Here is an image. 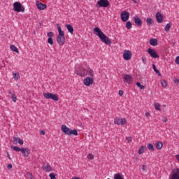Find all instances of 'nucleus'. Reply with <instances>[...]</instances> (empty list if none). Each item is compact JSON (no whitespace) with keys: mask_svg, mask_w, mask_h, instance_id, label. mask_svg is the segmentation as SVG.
<instances>
[{"mask_svg":"<svg viewBox=\"0 0 179 179\" xmlns=\"http://www.w3.org/2000/svg\"><path fill=\"white\" fill-rule=\"evenodd\" d=\"M13 150L16 152H21L24 157H28L31 152L30 150L28 148H20L17 146H13Z\"/></svg>","mask_w":179,"mask_h":179,"instance_id":"nucleus-3","label":"nucleus"},{"mask_svg":"<svg viewBox=\"0 0 179 179\" xmlns=\"http://www.w3.org/2000/svg\"><path fill=\"white\" fill-rule=\"evenodd\" d=\"M13 168V165L11 164H8L7 169L8 170H11Z\"/></svg>","mask_w":179,"mask_h":179,"instance_id":"nucleus-44","label":"nucleus"},{"mask_svg":"<svg viewBox=\"0 0 179 179\" xmlns=\"http://www.w3.org/2000/svg\"><path fill=\"white\" fill-rule=\"evenodd\" d=\"M10 98H11V100L13 101V102H16L17 100V98L16 96V95L15 94H12L10 96Z\"/></svg>","mask_w":179,"mask_h":179,"instance_id":"nucleus-34","label":"nucleus"},{"mask_svg":"<svg viewBox=\"0 0 179 179\" xmlns=\"http://www.w3.org/2000/svg\"><path fill=\"white\" fill-rule=\"evenodd\" d=\"M36 7L39 10H45L47 8V6L45 4H43L42 3H36Z\"/></svg>","mask_w":179,"mask_h":179,"instance_id":"nucleus-19","label":"nucleus"},{"mask_svg":"<svg viewBox=\"0 0 179 179\" xmlns=\"http://www.w3.org/2000/svg\"><path fill=\"white\" fill-rule=\"evenodd\" d=\"M147 148H148L149 150H152V151L155 150V148L154 145L152 143L148 144Z\"/></svg>","mask_w":179,"mask_h":179,"instance_id":"nucleus-30","label":"nucleus"},{"mask_svg":"<svg viewBox=\"0 0 179 179\" xmlns=\"http://www.w3.org/2000/svg\"><path fill=\"white\" fill-rule=\"evenodd\" d=\"M27 175L28 176L29 178L30 179H34V177L33 176L31 173H27Z\"/></svg>","mask_w":179,"mask_h":179,"instance_id":"nucleus-41","label":"nucleus"},{"mask_svg":"<svg viewBox=\"0 0 179 179\" xmlns=\"http://www.w3.org/2000/svg\"><path fill=\"white\" fill-rule=\"evenodd\" d=\"M144 152H145V147L141 146V147L138 149V153L139 155H141V154H143Z\"/></svg>","mask_w":179,"mask_h":179,"instance_id":"nucleus-32","label":"nucleus"},{"mask_svg":"<svg viewBox=\"0 0 179 179\" xmlns=\"http://www.w3.org/2000/svg\"><path fill=\"white\" fill-rule=\"evenodd\" d=\"M147 52H148V53L149 54V55H150L151 57H152V58H154V59H155V58H159V55L157 54V52L156 50H153V49L149 48Z\"/></svg>","mask_w":179,"mask_h":179,"instance_id":"nucleus-11","label":"nucleus"},{"mask_svg":"<svg viewBox=\"0 0 179 179\" xmlns=\"http://www.w3.org/2000/svg\"><path fill=\"white\" fill-rule=\"evenodd\" d=\"M94 82V78H90L87 77L83 80V83L85 86L89 87L91 85H92Z\"/></svg>","mask_w":179,"mask_h":179,"instance_id":"nucleus-10","label":"nucleus"},{"mask_svg":"<svg viewBox=\"0 0 179 179\" xmlns=\"http://www.w3.org/2000/svg\"><path fill=\"white\" fill-rule=\"evenodd\" d=\"M13 78L15 80H17L20 78V73H13Z\"/></svg>","mask_w":179,"mask_h":179,"instance_id":"nucleus-27","label":"nucleus"},{"mask_svg":"<svg viewBox=\"0 0 179 179\" xmlns=\"http://www.w3.org/2000/svg\"><path fill=\"white\" fill-rule=\"evenodd\" d=\"M126 28H127V29H131L132 28V24H131V22H127L126 23Z\"/></svg>","mask_w":179,"mask_h":179,"instance_id":"nucleus-33","label":"nucleus"},{"mask_svg":"<svg viewBox=\"0 0 179 179\" xmlns=\"http://www.w3.org/2000/svg\"><path fill=\"white\" fill-rule=\"evenodd\" d=\"M41 134L45 135V131L44 130L41 131Z\"/></svg>","mask_w":179,"mask_h":179,"instance_id":"nucleus-53","label":"nucleus"},{"mask_svg":"<svg viewBox=\"0 0 179 179\" xmlns=\"http://www.w3.org/2000/svg\"><path fill=\"white\" fill-rule=\"evenodd\" d=\"M87 158L89 159H94V156L92 154H89L87 155Z\"/></svg>","mask_w":179,"mask_h":179,"instance_id":"nucleus-40","label":"nucleus"},{"mask_svg":"<svg viewBox=\"0 0 179 179\" xmlns=\"http://www.w3.org/2000/svg\"><path fill=\"white\" fill-rule=\"evenodd\" d=\"M70 133H71V134H73V135H75V136H78V131L76 129H73V130L71 129Z\"/></svg>","mask_w":179,"mask_h":179,"instance_id":"nucleus-36","label":"nucleus"},{"mask_svg":"<svg viewBox=\"0 0 179 179\" xmlns=\"http://www.w3.org/2000/svg\"><path fill=\"white\" fill-rule=\"evenodd\" d=\"M113 179H124V178L121 174L117 173L114 175Z\"/></svg>","mask_w":179,"mask_h":179,"instance_id":"nucleus-28","label":"nucleus"},{"mask_svg":"<svg viewBox=\"0 0 179 179\" xmlns=\"http://www.w3.org/2000/svg\"><path fill=\"white\" fill-rule=\"evenodd\" d=\"M118 94H119V95H120V96H123V94H124V92H123V91H122V90H119Z\"/></svg>","mask_w":179,"mask_h":179,"instance_id":"nucleus-47","label":"nucleus"},{"mask_svg":"<svg viewBox=\"0 0 179 179\" xmlns=\"http://www.w3.org/2000/svg\"><path fill=\"white\" fill-rule=\"evenodd\" d=\"M114 123L117 125H124L127 123L126 118L116 117L114 119Z\"/></svg>","mask_w":179,"mask_h":179,"instance_id":"nucleus-6","label":"nucleus"},{"mask_svg":"<svg viewBox=\"0 0 179 179\" xmlns=\"http://www.w3.org/2000/svg\"><path fill=\"white\" fill-rule=\"evenodd\" d=\"M10 50H12L16 53H19V50H18L17 48L13 45H10Z\"/></svg>","mask_w":179,"mask_h":179,"instance_id":"nucleus-24","label":"nucleus"},{"mask_svg":"<svg viewBox=\"0 0 179 179\" xmlns=\"http://www.w3.org/2000/svg\"><path fill=\"white\" fill-rule=\"evenodd\" d=\"M150 113H148V112H146V113H145V116L150 117Z\"/></svg>","mask_w":179,"mask_h":179,"instance_id":"nucleus-54","label":"nucleus"},{"mask_svg":"<svg viewBox=\"0 0 179 179\" xmlns=\"http://www.w3.org/2000/svg\"><path fill=\"white\" fill-rule=\"evenodd\" d=\"M146 167H147L146 165H143V166H142V170H143V171H146Z\"/></svg>","mask_w":179,"mask_h":179,"instance_id":"nucleus-49","label":"nucleus"},{"mask_svg":"<svg viewBox=\"0 0 179 179\" xmlns=\"http://www.w3.org/2000/svg\"><path fill=\"white\" fill-rule=\"evenodd\" d=\"M123 80L124 83L131 84V83L133 82V78L130 75L126 74L124 76Z\"/></svg>","mask_w":179,"mask_h":179,"instance_id":"nucleus-14","label":"nucleus"},{"mask_svg":"<svg viewBox=\"0 0 179 179\" xmlns=\"http://www.w3.org/2000/svg\"><path fill=\"white\" fill-rule=\"evenodd\" d=\"M176 63L177 64H179V57H177L176 58Z\"/></svg>","mask_w":179,"mask_h":179,"instance_id":"nucleus-48","label":"nucleus"},{"mask_svg":"<svg viewBox=\"0 0 179 179\" xmlns=\"http://www.w3.org/2000/svg\"><path fill=\"white\" fill-rule=\"evenodd\" d=\"M66 27L70 34H73L74 29H73V27L71 24H66Z\"/></svg>","mask_w":179,"mask_h":179,"instance_id":"nucleus-22","label":"nucleus"},{"mask_svg":"<svg viewBox=\"0 0 179 179\" xmlns=\"http://www.w3.org/2000/svg\"><path fill=\"white\" fill-rule=\"evenodd\" d=\"M48 43L50 45H53V39H52V38H49L48 39Z\"/></svg>","mask_w":179,"mask_h":179,"instance_id":"nucleus-39","label":"nucleus"},{"mask_svg":"<svg viewBox=\"0 0 179 179\" xmlns=\"http://www.w3.org/2000/svg\"><path fill=\"white\" fill-rule=\"evenodd\" d=\"M8 93L10 95L13 96L14 94L11 91H8Z\"/></svg>","mask_w":179,"mask_h":179,"instance_id":"nucleus-52","label":"nucleus"},{"mask_svg":"<svg viewBox=\"0 0 179 179\" xmlns=\"http://www.w3.org/2000/svg\"><path fill=\"white\" fill-rule=\"evenodd\" d=\"M13 143L15 145H16L17 143L20 145H24V141L22 139H20V138H17V137H13Z\"/></svg>","mask_w":179,"mask_h":179,"instance_id":"nucleus-15","label":"nucleus"},{"mask_svg":"<svg viewBox=\"0 0 179 179\" xmlns=\"http://www.w3.org/2000/svg\"><path fill=\"white\" fill-rule=\"evenodd\" d=\"M162 121H163L164 122H168V119H167L166 117H164V118L162 119Z\"/></svg>","mask_w":179,"mask_h":179,"instance_id":"nucleus-50","label":"nucleus"},{"mask_svg":"<svg viewBox=\"0 0 179 179\" xmlns=\"http://www.w3.org/2000/svg\"><path fill=\"white\" fill-rule=\"evenodd\" d=\"M136 85L141 90H144L145 89V86L142 85L140 83H136Z\"/></svg>","mask_w":179,"mask_h":179,"instance_id":"nucleus-38","label":"nucleus"},{"mask_svg":"<svg viewBox=\"0 0 179 179\" xmlns=\"http://www.w3.org/2000/svg\"><path fill=\"white\" fill-rule=\"evenodd\" d=\"M72 179H80V178L78 177H73V178H72Z\"/></svg>","mask_w":179,"mask_h":179,"instance_id":"nucleus-57","label":"nucleus"},{"mask_svg":"<svg viewBox=\"0 0 179 179\" xmlns=\"http://www.w3.org/2000/svg\"><path fill=\"white\" fill-rule=\"evenodd\" d=\"M7 157L8 158L9 160H11V157H10L8 152H7Z\"/></svg>","mask_w":179,"mask_h":179,"instance_id":"nucleus-51","label":"nucleus"},{"mask_svg":"<svg viewBox=\"0 0 179 179\" xmlns=\"http://www.w3.org/2000/svg\"><path fill=\"white\" fill-rule=\"evenodd\" d=\"M150 44L152 46H156L158 44V41L157 39L151 38L150 40Z\"/></svg>","mask_w":179,"mask_h":179,"instance_id":"nucleus-23","label":"nucleus"},{"mask_svg":"<svg viewBox=\"0 0 179 179\" xmlns=\"http://www.w3.org/2000/svg\"><path fill=\"white\" fill-rule=\"evenodd\" d=\"M171 28V24H167L165 27H164V31L166 32V33H169L170 29Z\"/></svg>","mask_w":179,"mask_h":179,"instance_id":"nucleus-29","label":"nucleus"},{"mask_svg":"<svg viewBox=\"0 0 179 179\" xmlns=\"http://www.w3.org/2000/svg\"><path fill=\"white\" fill-rule=\"evenodd\" d=\"M120 17H121V20L125 22L129 19L130 14L128 12L124 11L121 13Z\"/></svg>","mask_w":179,"mask_h":179,"instance_id":"nucleus-9","label":"nucleus"},{"mask_svg":"<svg viewBox=\"0 0 179 179\" xmlns=\"http://www.w3.org/2000/svg\"><path fill=\"white\" fill-rule=\"evenodd\" d=\"M156 19H157V22H159V23H162L164 22V16L159 12L157 13Z\"/></svg>","mask_w":179,"mask_h":179,"instance_id":"nucleus-16","label":"nucleus"},{"mask_svg":"<svg viewBox=\"0 0 179 179\" xmlns=\"http://www.w3.org/2000/svg\"><path fill=\"white\" fill-rule=\"evenodd\" d=\"M134 3H137V1H134Z\"/></svg>","mask_w":179,"mask_h":179,"instance_id":"nucleus-58","label":"nucleus"},{"mask_svg":"<svg viewBox=\"0 0 179 179\" xmlns=\"http://www.w3.org/2000/svg\"><path fill=\"white\" fill-rule=\"evenodd\" d=\"M126 139H127L128 143H130V142L132 141V138L131 137H127Z\"/></svg>","mask_w":179,"mask_h":179,"instance_id":"nucleus-45","label":"nucleus"},{"mask_svg":"<svg viewBox=\"0 0 179 179\" xmlns=\"http://www.w3.org/2000/svg\"><path fill=\"white\" fill-rule=\"evenodd\" d=\"M142 62H143V63L144 64H146V57H142Z\"/></svg>","mask_w":179,"mask_h":179,"instance_id":"nucleus-46","label":"nucleus"},{"mask_svg":"<svg viewBox=\"0 0 179 179\" xmlns=\"http://www.w3.org/2000/svg\"><path fill=\"white\" fill-rule=\"evenodd\" d=\"M146 22L148 25H150V24H152L153 20L152 18H147Z\"/></svg>","mask_w":179,"mask_h":179,"instance_id":"nucleus-35","label":"nucleus"},{"mask_svg":"<svg viewBox=\"0 0 179 179\" xmlns=\"http://www.w3.org/2000/svg\"><path fill=\"white\" fill-rule=\"evenodd\" d=\"M47 36H48L49 38H52V37H53L54 34H53L52 32H48V33L47 34Z\"/></svg>","mask_w":179,"mask_h":179,"instance_id":"nucleus-43","label":"nucleus"},{"mask_svg":"<svg viewBox=\"0 0 179 179\" xmlns=\"http://www.w3.org/2000/svg\"><path fill=\"white\" fill-rule=\"evenodd\" d=\"M86 76H89L90 78H94V71L91 69H87Z\"/></svg>","mask_w":179,"mask_h":179,"instance_id":"nucleus-20","label":"nucleus"},{"mask_svg":"<svg viewBox=\"0 0 179 179\" xmlns=\"http://www.w3.org/2000/svg\"><path fill=\"white\" fill-rule=\"evenodd\" d=\"M93 31H94V34L100 38L101 42L104 43L106 45L111 44V41H110V38L107 36H106L104 34V33L102 32L99 28L95 27L93 29Z\"/></svg>","mask_w":179,"mask_h":179,"instance_id":"nucleus-1","label":"nucleus"},{"mask_svg":"<svg viewBox=\"0 0 179 179\" xmlns=\"http://www.w3.org/2000/svg\"><path fill=\"white\" fill-rule=\"evenodd\" d=\"M152 69L159 76H162L161 72L157 69L156 65L152 64Z\"/></svg>","mask_w":179,"mask_h":179,"instance_id":"nucleus-25","label":"nucleus"},{"mask_svg":"<svg viewBox=\"0 0 179 179\" xmlns=\"http://www.w3.org/2000/svg\"><path fill=\"white\" fill-rule=\"evenodd\" d=\"M161 84H162V86L163 87H166L167 85H168L166 81L164 80H162L161 81Z\"/></svg>","mask_w":179,"mask_h":179,"instance_id":"nucleus-37","label":"nucleus"},{"mask_svg":"<svg viewBox=\"0 0 179 179\" xmlns=\"http://www.w3.org/2000/svg\"><path fill=\"white\" fill-rule=\"evenodd\" d=\"M43 95L47 99H52V100L55 101H59V97L57 94L43 92Z\"/></svg>","mask_w":179,"mask_h":179,"instance_id":"nucleus-5","label":"nucleus"},{"mask_svg":"<svg viewBox=\"0 0 179 179\" xmlns=\"http://www.w3.org/2000/svg\"><path fill=\"white\" fill-rule=\"evenodd\" d=\"M132 57V53L129 50H124L123 53V58L125 60H129Z\"/></svg>","mask_w":179,"mask_h":179,"instance_id":"nucleus-13","label":"nucleus"},{"mask_svg":"<svg viewBox=\"0 0 179 179\" xmlns=\"http://www.w3.org/2000/svg\"><path fill=\"white\" fill-rule=\"evenodd\" d=\"M176 158L177 160L179 162V155H176Z\"/></svg>","mask_w":179,"mask_h":179,"instance_id":"nucleus-56","label":"nucleus"},{"mask_svg":"<svg viewBox=\"0 0 179 179\" xmlns=\"http://www.w3.org/2000/svg\"><path fill=\"white\" fill-rule=\"evenodd\" d=\"M134 22L135 24H136L137 26H138V27L142 26V24H143L142 21L138 17H134Z\"/></svg>","mask_w":179,"mask_h":179,"instance_id":"nucleus-18","label":"nucleus"},{"mask_svg":"<svg viewBox=\"0 0 179 179\" xmlns=\"http://www.w3.org/2000/svg\"><path fill=\"white\" fill-rule=\"evenodd\" d=\"M169 179H179V169H173Z\"/></svg>","mask_w":179,"mask_h":179,"instance_id":"nucleus-7","label":"nucleus"},{"mask_svg":"<svg viewBox=\"0 0 179 179\" xmlns=\"http://www.w3.org/2000/svg\"><path fill=\"white\" fill-rule=\"evenodd\" d=\"M174 82L175 83H179V79H176Z\"/></svg>","mask_w":179,"mask_h":179,"instance_id":"nucleus-55","label":"nucleus"},{"mask_svg":"<svg viewBox=\"0 0 179 179\" xmlns=\"http://www.w3.org/2000/svg\"><path fill=\"white\" fill-rule=\"evenodd\" d=\"M163 146H164V145H163V143H162V142L159 141V142H157V143H156V148H157V149H158V150L162 149V148H163Z\"/></svg>","mask_w":179,"mask_h":179,"instance_id":"nucleus-26","label":"nucleus"},{"mask_svg":"<svg viewBox=\"0 0 179 179\" xmlns=\"http://www.w3.org/2000/svg\"><path fill=\"white\" fill-rule=\"evenodd\" d=\"M49 177L50 178V179H57L55 173H50Z\"/></svg>","mask_w":179,"mask_h":179,"instance_id":"nucleus-42","label":"nucleus"},{"mask_svg":"<svg viewBox=\"0 0 179 179\" xmlns=\"http://www.w3.org/2000/svg\"><path fill=\"white\" fill-rule=\"evenodd\" d=\"M42 169L45 171V172H50L52 171V166L48 164H43L42 166Z\"/></svg>","mask_w":179,"mask_h":179,"instance_id":"nucleus-17","label":"nucleus"},{"mask_svg":"<svg viewBox=\"0 0 179 179\" xmlns=\"http://www.w3.org/2000/svg\"><path fill=\"white\" fill-rule=\"evenodd\" d=\"M87 70H86V69H82L79 71H77V74L81 77H84V76H87Z\"/></svg>","mask_w":179,"mask_h":179,"instance_id":"nucleus-21","label":"nucleus"},{"mask_svg":"<svg viewBox=\"0 0 179 179\" xmlns=\"http://www.w3.org/2000/svg\"><path fill=\"white\" fill-rule=\"evenodd\" d=\"M154 106H155V110L161 111V105L159 103H155Z\"/></svg>","mask_w":179,"mask_h":179,"instance_id":"nucleus-31","label":"nucleus"},{"mask_svg":"<svg viewBox=\"0 0 179 179\" xmlns=\"http://www.w3.org/2000/svg\"><path fill=\"white\" fill-rule=\"evenodd\" d=\"M108 179H110V178H108Z\"/></svg>","mask_w":179,"mask_h":179,"instance_id":"nucleus-59","label":"nucleus"},{"mask_svg":"<svg viewBox=\"0 0 179 179\" xmlns=\"http://www.w3.org/2000/svg\"><path fill=\"white\" fill-rule=\"evenodd\" d=\"M13 10L17 13L24 12V8L22 6L21 3L20 2H15L13 3Z\"/></svg>","mask_w":179,"mask_h":179,"instance_id":"nucleus-4","label":"nucleus"},{"mask_svg":"<svg viewBox=\"0 0 179 179\" xmlns=\"http://www.w3.org/2000/svg\"><path fill=\"white\" fill-rule=\"evenodd\" d=\"M97 4L101 8H107L109 6L110 3L108 0H99L97 1Z\"/></svg>","mask_w":179,"mask_h":179,"instance_id":"nucleus-8","label":"nucleus"},{"mask_svg":"<svg viewBox=\"0 0 179 179\" xmlns=\"http://www.w3.org/2000/svg\"><path fill=\"white\" fill-rule=\"evenodd\" d=\"M61 130L64 134H67L68 136L71 135V129L66 127L65 124L62 125Z\"/></svg>","mask_w":179,"mask_h":179,"instance_id":"nucleus-12","label":"nucleus"},{"mask_svg":"<svg viewBox=\"0 0 179 179\" xmlns=\"http://www.w3.org/2000/svg\"><path fill=\"white\" fill-rule=\"evenodd\" d=\"M57 31H58V36H57V41L59 43V45H63L65 43V36H64V32L62 31V27L59 24L57 25Z\"/></svg>","mask_w":179,"mask_h":179,"instance_id":"nucleus-2","label":"nucleus"}]
</instances>
